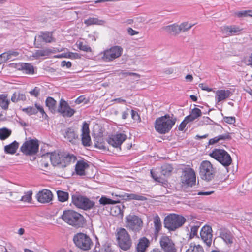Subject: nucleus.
Returning <instances> with one entry per match:
<instances>
[{"mask_svg": "<svg viewBox=\"0 0 252 252\" xmlns=\"http://www.w3.org/2000/svg\"><path fill=\"white\" fill-rule=\"evenodd\" d=\"M49 154L52 164L59 168H64L71 163L75 162L77 159L74 155L59 151H54Z\"/></svg>", "mask_w": 252, "mask_h": 252, "instance_id": "obj_1", "label": "nucleus"}, {"mask_svg": "<svg viewBox=\"0 0 252 252\" xmlns=\"http://www.w3.org/2000/svg\"><path fill=\"white\" fill-rule=\"evenodd\" d=\"M177 119L169 114L157 118L155 122V128L160 134H166L171 129Z\"/></svg>", "mask_w": 252, "mask_h": 252, "instance_id": "obj_2", "label": "nucleus"}, {"mask_svg": "<svg viewBox=\"0 0 252 252\" xmlns=\"http://www.w3.org/2000/svg\"><path fill=\"white\" fill-rule=\"evenodd\" d=\"M186 220V219L183 216L173 213L164 218L163 224L169 231H174L182 227Z\"/></svg>", "mask_w": 252, "mask_h": 252, "instance_id": "obj_3", "label": "nucleus"}, {"mask_svg": "<svg viewBox=\"0 0 252 252\" xmlns=\"http://www.w3.org/2000/svg\"><path fill=\"white\" fill-rule=\"evenodd\" d=\"M62 218L68 224L77 228L82 227L84 223V217L72 210L64 211Z\"/></svg>", "mask_w": 252, "mask_h": 252, "instance_id": "obj_4", "label": "nucleus"}, {"mask_svg": "<svg viewBox=\"0 0 252 252\" xmlns=\"http://www.w3.org/2000/svg\"><path fill=\"white\" fill-rule=\"evenodd\" d=\"M117 242L119 247L124 251L130 249L132 241L128 232L124 228H120L116 231Z\"/></svg>", "mask_w": 252, "mask_h": 252, "instance_id": "obj_5", "label": "nucleus"}, {"mask_svg": "<svg viewBox=\"0 0 252 252\" xmlns=\"http://www.w3.org/2000/svg\"><path fill=\"white\" fill-rule=\"evenodd\" d=\"M73 242L77 248L83 251L90 250L93 245V242L90 237L81 232L77 233L74 235Z\"/></svg>", "mask_w": 252, "mask_h": 252, "instance_id": "obj_6", "label": "nucleus"}, {"mask_svg": "<svg viewBox=\"0 0 252 252\" xmlns=\"http://www.w3.org/2000/svg\"><path fill=\"white\" fill-rule=\"evenodd\" d=\"M123 53V48L119 45L113 46L101 52L102 60L105 62H110L121 57Z\"/></svg>", "mask_w": 252, "mask_h": 252, "instance_id": "obj_7", "label": "nucleus"}, {"mask_svg": "<svg viewBox=\"0 0 252 252\" xmlns=\"http://www.w3.org/2000/svg\"><path fill=\"white\" fill-rule=\"evenodd\" d=\"M209 156L225 167L229 166L232 162L230 155L223 149H215L209 154Z\"/></svg>", "mask_w": 252, "mask_h": 252, "instance_id": "obj_8", "label": "nucleus"}, {"mask_svg": "<svg viewBox=\"0 0 252 252\" xmlns=\"http://www.w3.org/2000/svg\"><path fill=\"white\" fill-rule=\"evenodd\" d=\"M72 202L77 207L84 210H90L95 205L94 201H91L87 197L82 195H73L72 196Z\"/></svg>", "mask_w": 252, "mask_h": 252, "instance_id": "obj_9", "label": "nucleus"}, {"mask_svg": "<svg viewBox=\"0 0 252 252\" xmlns=\"http://www.w3.org/2000/svg\"><path fill=\"white\" fill-rule=\"evenodd\" d=\"M126 227L134 232H139L143 227V221L138 216L129 215L126 218Z\"/></svg>", "mask_w": 252, "mask_h": 252, "instance_id": "obj_10", "label": "nucleus"}, {"mask_svg": "<svg viewBox=\"0 0 252 252\" xmlns=\"http://www.w3.org/2000/svg\"><path fill=\"white\" fill-rule=\"evenodd\" d=\"M39 144L37 140L26 141L20 147V150L26 155H33L38 151Z\"/></svg>", "mask_w": 252, "mask_h": 252, "instance_id": "obj_11", "label": "nucleus"}, {"mask_svg": "<svg viewBox=\"0 0 252 252\" xmlns=\"http://www.w3.org/2000/svg\"><path fill=\"white\" fill-rule=\"evenodd\" d=\"M200 235L204 243L207 246H210L213 237L212 227L208 225H204L200 230Z\"/></svg>", "mask_w": 252, "mask_h": 252, "instance_id": "obj_12", "label": "nucleus"}, {"mask_svg": "<svg viewBox=\"0 0 252 252\" xmlns=\"http://www.w3.org/2000/svg\"><path fill=\"white\" fill-rule=\"evenodd\" d=\"M160 245L164 252H177L174 243L168 236L161 237L160 239Z\"/></svg>", "mask_w": 252, "mask_h": 252, "instance_id": "obj_13", "label": "nucleus"}, {"mask_svg": "<svg viewBox=\"0 0 252 252\" xmlns=\"http://www.w3.org/2000/svg\"><path fill=\"white\" fill-rule=\"evenodd\" d=\"M242 30L243 29L237 25L224 26L221 27V32L226 37L239 35Z\"/></svg>", "mask_w": 252, "mask_h": 252, "instance_id": "obj_14", "label": "nucleus"}, {"mask_svg": "<svg viewBox=\"0 0 252 252\" xmlns=\"http://www.w3.org/2000/svg\"><path fill=\"white\" fill-rule=\"evenodd\" d=\"M81 131V141L83 145L85 147L90 146L92 141L90 136L89 124L85 121L83 122Z\"/></svg>", "mask_w": 252, "mask_h": 252, "instance_id": "obj_15", "label": "nucleus"}, {"mask_svg": "<svg viewBox=\"0 0 252 252\" xmlns=\"http://www.w3.org/2000/svg\"><path fill=\"white\" fill-rule=\"evenodd\" d=\"M127 136L123 133H117L112 135L107 139V142L109 144L115 148L120 147L123 142L126 140Z\"/></svg>", "mask_w": 252, "mask_h": 252, "instance_id": "obj_16", "label": "nucleus"}, {"mask_svg": "<svg viewBox=\"0 0 252 252\" xmlns=\"http://www.w3.org/2000/svg\"><path fill=\"white\" fill-rule=\"evenodd\" d=\"M196 174H184L181 176V186L183 189L192 187L196 184Z\"/></svg>", "mask_w": 252, "mask_h": 252, "instance_id": "obj_17", "label": "nucleus"}, {"mask_svg": "<svg viewBox=\"0 0 252 252\" xmlns=\"http://www.w3.org/2000/svg\"><path fill=\"white\" fill-rule=\"evenodd\" d=\"M219 237L221 238L227 244L231 245L233 243V236L229 230L225 228L221 227L218 229Z\"/></svg>", "mask_w": 252, "mask_h": 252, "instance_id": "obj_18", "label": "nucleus"}, {"mask_svg": "<svg viewBox=\"0 0 252 252\" xmlns=\"http://www.w3.org/2000/svg\"><path fill=\"white\" fill-rule=\"evenodd\" d=\"M53 194L47 189H43L39 191L36 195L37 201L41 203H47L52 200Z\"/></svg>", "mask_w": 252, "mask_h": 252, "instance_id": "obj_19", "label": "nucleus"}, {"mask_svg": "<svg viewBox=\"0 0 252 252\" xmlns=\"http://www.w3.org/2000/svg\"><path fill=\"white\" fill-rule=\"evenodd\" d=\"M150 242L145 237L139 239L138 243L136 247L137 252H145L147 249L149 247Z\"/></svg>", "mask_w": 252, "mask_h": 252, "instance_id": "obj_20", "label": "nucleus"}, {"mask_svg": "<svg viewBox=\"0 0 252 252\" xmlns=\"http://www.w3.org/2000/svg\"><path fill=\"white\" fill-rule=\"evenodd\" d=\"M232 94V93L229 90H217L216 92V101L219 103L229 97Z\"/></svg>", "mask_w": 252, "mask_h": 252, "instance_id": "obj_21", "label": "nucleus"}, {"mask_svg": "<svg viewBox=\"0 0 252 252\" xmlns=\"http://www.w3.org/2000/svg\"><path fill=\"white\" fill-rule=\"evenodd\" d=\"M17 67L26 74H33L34 73L33 65L30 63H20L18 64Z\"/></svg>", "mask_w": 252, "mask_h": 252, "instance_id": "obj_22", "label": "nucleus"}, {"mask_svg": "<svg viewBox=\"0 0 252 252\" xmlns=\"http://www.w3.org/2000/svg\"><path fill=\"white\" fill-rule=\"evenodd\" d=\"M38 39L42 40L46 43H51L55 41V39L52 36V33L49 32H41L40 34L35 38V41Z\"/></svg>", "mask_w": 252, "mask_h": 252, "instance_id": "obj_23", "label": "nucleus"}, {"mask_svg": "<svg viewBox=\"0 0 252 252\" xmlns=\"http://www.w3.org/2000/svg\"><path fill=\"white\" fill-rule=\"evenodd\" d=\"M214 169L210 162L205 160L201 162L200 166V173H213Z\"/></svg>", "mask_w": 252, "mask_h": 252, "instance_id": "obj_24", "label": "nucleus"}, {"mask_svg": "<svg viewBox=\"0 0 252 252\" xmlns=\"http://www.w3.org/2000/svg\"><path fill=\"white\" fill-rule=\"evenodd\" d=\"M89 167L87 161L81 160L77 161L75 167L76 173H84L85 170Z\"/></svg>", "mask_w": 252, "mask_h": 252, "instance_id": "obj_25", "label": "nucleus"}, {"mask_svg": "<svg viewBox=\"0 0 252 252\" xmlns=\"http://www.w3.org/2000/svg\"><path fill=\"white\" fill-rule=\"evenodd\" d=\"M150 175L155 181L158 182L165 187L167 186L168 181L166 174H161V176H158V174H150Z\"/></svg>", "mask_w": 252, "mask_h": 252, "instance_id": "obj_26", "label": "nucleus"}, {"mask_svg": "<svg viewBox=\"0 0 252 252\" xmlns=\"http://www.w3.org/2000/svg\"><path fill=\"white\" fill-rule=\"evenodd\" d=\"M46 106L48 108L49 111L52 113H55L57 111L56 107V101L51 97H48L45 101Z\"/></svg>", "mask_w": 252, "mask_h": 252, "instance_id": "obj_27", "label": "nucleus"}, {"mask_svg": "<svg viewBox=\"0 0 252 252\" xmlns=\"http://www.w3.org/2000/svg\"><path fill=\"white\" fill-rule=\"evenodd\" d=\"M162 29L172 35H177L179 34L178 30V25L176 24H173L168 26H164L162 28Z\"/></svg>", "mask_w": 252, "mask_h": 252, "instance_id": "obj_28", "label": "nucleus"}, {"mask_svg": "<svg viewBox=\"0 0 252 252\" xmlns=\"http://www.w3.org/2000/svg\"><path fill=\"white\" fill-rule=\"evenodd\" d=\"M84 23L87 26L92 25H103L105 23V21L102 19H99L96 17H90L84 21Z\"/></svg>", "mask_w": 252, "mask_h": 252, "instance_id": "obj_29", "label": "nucleus"}, {"mask_svg": "<svg viewBox=\"0 0 252 252\" xmlns=\"http://www.w3.org/2000/svg\"><path fill=\"white\" fill-rule=\"evenodd\" d=\"M19 146V143L14 141L11 144L4 146V152L7 154H13L16 153Z\"/></svg>", "mask_w": 252, "mask_h": 252, "instance_id": "obj_30", "label": "nucleus"}, {"mask_svg": "<svg viewBox=\"0 0 252 252\" xmlns=\"http://www.w3.org/2000/svg\"><path fill=\"white\" fill-rule=\"evenodd\" d=\"M64 136L65 138H67L71 143H73V141L78 137L74 129L72 128H67L64 134Z\"/></svg>", "mask_w": 252, "mask_h": 252, "instance_id": "obj_31", "label": "nucleus"}, {"mask_svg": "<svg viewBox=\"0 0 252 252\" xmlns=\"http://www.w3.org/2000/svg\"><path fill=\"white\" fill-rule=\"evenodd\" d=\"M123 197H126V199L128 200H136L139 201H146L147 198L143 196L138 195L134 193H125L123 195Z\"/></svg>", "mask_w": 252, "mask_h": 252, "instance_id": "obj_32", "label": "nucleus"}, {"mask_svg": "<svg viewBox=\"0 0 252 252\" xmlns=\"http://www.w3.org/2000/svg\"><path fill=\"white\" fill-rule=\"evenodd\" d=\"M100 204L103 206L106 205H114L120 202V200H115L108 198L106 196H102L99 200Z\"/></svg>", "mask_w": 252, "mask_h": 252, "instance_id": "obj_33", "label": "nucleus"}, {"mask_svg": "<svg viewBox=\"0 0 252 252\" xmlns=\"http://www.w3.org/2000/svg\"><path fill=\"white\" fill-rule=\"evenodd\" d=\"M10 100L8 99L6 95L0 94V107L3 110H6L8 109Z\"/></svg>", "mask_w": 252, "mask_h": 252, "instance_id": "obj_34", "label": "nucleus"}, {"mask_svg": "<svg viewBox=\"0 0 252 252\" xmlns=\"http://www.w3.org/2000/svg\"><path fill=\"white\" fill-rule=\"evenodd\" d=\"M26 99L25 94L20 93L19 92H16L13 94L11 100L13 102L16 103L19 101H24Z\"/></svg>", "mask_w": 252, "mask_h": 252, "instance_id": "obj_35", "label": "nucleus"}, {"mask_svg": "<svg viewBox=\"0 0 252 252\" xmlns=\"http://www.w3.org/2000/svg\"><path fill=\"white\" fill-rule=\"evenodd\" d=\"M186 252H204L203 247L200 245L191 243Z\"/></svg>", "mask_w": 252, "mask_h": 252, "instance_id": "obj_36", "label": "nucleus"}, {"mask_svg": "<svg viewBox=\"0 0 252 252\" xmlns=\"http://www.w3.org/2000/svg\"><path fill=\"white\" fill-rule=\"evenodd\" d=\"M155 234H158L161 229V223L160 217L157 215L154 217Z\"/></svg>", "mask_w": 252, "mask_h": 252, "instance_id": "obj_37", "label": "nucleus"}, {"mask_svg": "<svg viewBox=\"0 0 252 252\" xmlns=\"http://www.w3.org/2000/svg\"><path fill=\"white\" fill-rule=\"evenodd\" d=\"M194 25V24H189L188 22L182 23L180 25H178L179 33L185 32L188 31Z\"/></svg>", "mask_w": 252, "mask_h": 252, "instance_id": "obj_38", "label": "nucleus"}, {"mask_svg": "<svg viewBox=\"0 0 252 252\" xmlns=\"http://www.w3.org/2000/svg\"><path fill=\"white\" fill-rule=\"evenodd\" d=\"M51 51L49 49L37 50L33 53L32 56L35 58H39L41 57L46 56L49 55Z\"/></svg>", "mask_w": 252, "mask_h": 252, "instance_id": "obj_39", "label": "nucleus"}, {"mask_svg": "<svg viewBox=\"0 0 252 252\" xmlns=\"http://www.w3.org/2000/svg\"><path fill=\"white\" fill-rule=\"evenodd\" d=\"M230 138V136L228 134L220 135L218 136L215 137L213 138L210 139L209 141V145H212L216 143L218 141L221 140L228 139Z\"/></svg>", "mask_w": 252, "mask_h": 252, "instance_id": "obj_40", "label": "nucleus"}, {"mask_svg": "<svg viewBox=\"0 0 252 252\" xmlns=\"http://www.w3.org/2000/svg\"><path fill=\"white\" fill-rule=\"evenodd\" d=\"M57 194L58 200L61 202L67 201L69 198L68 193L62 190H58Z\"/></svg>", "mask_w": 252, "mask_h": 252, "instance_id": "obj_41", "label": "nucleus"}, {"mask_svg": "<svg viewBox=\"0 0 252 252\" xmlns=\"http://www.w3.org/2000/svg\"><path fill=\"white\" fill-rule=\"evenodd\" d=\"M69 104L68 103L63 99H61L60 101L59 106L57 108V112L63 115V111H66L67 109Z\"/></svg>", "mask_w": 252, "mask_h": 252, "instance_id": "obj_42", "label": "nucleus"}, {"mask_svg": "<svg viewBox=\"0 0 252 252\" xmlns=\"http://www.w3.org/2000/svg\"><path fill=\"white\" fill-rule=\"evenodd\" d=\"M69 104L68 103L63 99H61L60 101L59 106L57 108V112L63 115V111H66L67 109Z\"/></svg>", "mask_w": 252, "mask_h": 252, "instance_id": "obj_43", "label": "nucleus"}, {"mask_svg": "<svg viewBox=\"0 0 252 252\" xmlns=\"http://www.w3.org/2000/svg\"><path fill=\"white\" fill-rule=\"evenodd\" d=\"M11 134V130L6 127L0 128V139L4 140Z\"/></svg>", "mask_w": 252, "mask_h": 252, "instance_id": "obj_44", "label": "nucleus"}, {"mask_svg": "<svg viewBox=\"0 0 252 252\" xmlns=\"http://www.w3.org/2000/svg\"><path fill=\"white\" fill-rule=\"evenodd\" d=\"M252 11L251 10H243L240 11H237L235 13L236 16L239 18L246 17L247 16H250L252 15Z\"/></svg>", "mask_w": 252, "mask_h": 252, "instance_id": "obj_45", "label": "nucleus"}, {"mask_svg": "<svg viewBox=\"0 0 252 252\" xmlns=\"http://www.w3.org/2000/svg\"><path fill=\"white\" fill-rule=\"evenodd\" d=\"M75 112V110L71 108L69 105L66 111H63L62 116L64 117H71L74 114Z\"/></svg>", "mask_w": 252, "mask_h": 252, "instance_id": "obj_46", "label": "nucleus"}, {"mask_svg": "<svg viewBox=\"0 0 252 252\" xmlns=\"http://www.w3.org/2000/svg\"><path fill=\"white\" fill-rule=\"evenodd\" d=\"M23 111L28 114L29 115H35L37 113L36 107H28L22 109Z\"/></svg>", "mask_w": 252, "mask_h": 252, "instance_id": "obj_47", "label": "nucleus"}, {"mask_svg": "<svg viewBox=\"0 0 252 252\" xmlns=\"http://www.w3.org/2000/svg\"><path fill=\"white\" fill-rule=\"evenodd\" d=\"M78 47L81 50L86 52H89L92 51L91 48L87 44L83 43L82 42H80L78 44Z\"/></svg>", "mask_w": 252, "mask_h": 252, "instance_id": "obj_48", "label": "nucleus"}, {"mask_svg": "<svg viewBox=\"0 0 252 252\" xmlns=\"http://www.w3.org/2000/svg\"><path fill=\"white\" fill-rule=\"evenodd\" d=\"M7 56L8 57L7 59L10 60L11 61L14 60L19 55V52L15 51H8L6 52Z\"/></svg>", "mask_w": 252, "mask_h": 252, "instance_id": "obj_49", "label": "nucleus"}, {"mask_svg": "<svg viewBox=\"0 0 252 252\" xmlns=\"http://www.w3.org/2000/svg\"><path fill=\"white\" fill-rule=\"evenodd\" d=\"M32 191H28L21 197V200L25 202H30L32 199Z\"/></svg>", "mask_w": 252, "mask_h": 252, "instance_id": "obj_50", "label": "nucleus"}, {"mask_svg": "<svg viewBox=\"0 0 252 252\" xmlns=\"http://www.w3.org/2000/svg\"><path fill=\"white\" fill-rule=\"evenodd\" d=\"M173 168L170 164H165L161 166L162 173H170Z\"/></svg>", "mask_w": 252, "mask_h": 252, "instance_id": "obj_51", "label": "nucleus"}, {"mask_svg": "<svg viewBox=\"0 0 252 252\" xmlns=\"http://www.w3.org/2000/svg\"><path fill=\"white\" fill-rule=\"evenodd\" d=\"M190 114L193 116L195 119H196L197 118L201 116L202 112L199 109L194 108L193 109H192Z\"/></svg>", "mask_w": 252, "mask_h": 252, "instance_id": "obj_52", "label": "nucleus"}, {"mask_svg": "<svg viewBox=\"0 0 252 252\" xmlns=\"http://www.w3.org/2000/svg\"><path fill=\"white\" fill-rule=\"evenodd\" d=\"M102 140L100 138L99 140L97 141L95 143V146L100 149L106 150L107 147L105 146V143L102 141Z\"/></svg>", "mask_w": 252, "mask_h": 252, "instance_id": "obj_53", "label": "nucleus"}, {"mask_svg": "<svg viewBox=\"0 0 252 252\" xmlns=\"http://www.w3.org/2000/svg\"><path fill=\"white\" fill-rule=\"evenodd\" d=\"M199 227V226H193L191 227L189 236L190 239H192L194 236H197Z\"/></svg>", "mask_w": 252, "mask_h": 252, "instance_id": "obj_54", "label": "nucleus"}, {"mask_svg": "<svg viewBox=\"0 0 252 252\" xmlns=\"http://www.w3.org/2000/svg\"><path fill=\"white\" fill-rule=\"evenodd\" d=\"M35 106L37 108V112L39 111L40 112L43 118L46 119L48 117V116L44 111V110L42 106H41L40 105H38L37 103L35 104Z\"/></svg>", "mask_w": 252, "mask_h": 252, "instance_id": "obj_55", "label": "nucleus"}, {"mask_svg": "<svg viewBox=\"0 0 252 252\" xmlns=\"http://www.w3.org/2000/svg\"><path fill=\"white\" fill-rule=\"evenodd\" d=\"M183 173H195L194 170L189 165H183L181 168Z\"/></svg>", "mask_w": 252, "mask_h": 252, "instance_id": "obj_56", "label": "nucleus"}, {"mask_svg": "<svg viewBox=\"0 0 252 252\" xmlns=\"http://www.w3.org/2000/svg\"><path fill=\"white\" fill-rule=\"evenodd\" d=\"M58 57H68L71 59H77L80 58V55L77 53H69L67 56H63V54L61 55L58 56Z\"/></svg>", "mask_w": 252, "mask_h": 252, "instance_id": "obj_57", "label": "nucleus"}, {"mask_svg": "<svg viewBox=\"0 0 252 252\" xmlns=\"http://www.w3.org/2000/svg\"><path fill=\"white\" fill-rule=\"evenodd\" d=\"M40 88L38 87H35L33 90L30 91L29 93L32 96H34L35 97H38L40 94Z\"/></svg>", "mask_w": 252, "mask_h": 252, "instance_id": "obj_58", "label": "nucleus"}, {"mask_svg": "<svg viewBox=\"0 0 252 252\" xmlns=\"http://www.w3.org/2000/svg\"><path fill=\"white\" fill-rule=\"evenodd\" d=\"M215 174H201V179L206 182L211 181L213 178Z\"/></svg>", "mask_w": 252, "mask_h": 252, "instance_id": "obj_59", "label": "nucleus"}, {"mask_svg": "<svg viewBox=\"0 0 252 252\" xmlns=\"http://www.w3.org/2000/svg\"><path fill=\"white\" fill-rule=\"evenodd\" d=\"M223 120L228 124H233L235 122V118L234 117H225L223 118Z\"/></svg>", "mask_w": 252, "mask_h": 252, "instance_id": "obj_60", "label": "nucleus"}, {"mask_svg": "<svg viewBox=\"0 0 252 252\" xmlns=\"http://www.w3.org/2000/svg\"><path fill=\"white\" fill-rule=\"evenodd\" d=\"M127 31L128 33L130 35H131V36H133V35H136V34H138L139 33L138 32H137V31H136L135 30H133L132 28H131L130 27H129L127 29Z\"/></svg>", "mask_w": 252, "mask_h": 252, "instance_id": "obj_61", "label": "nucleus"}, {"mask_svg": "<svg viewBox=\"0 0 252 252\" xmlns=\"http://www.w3.org/2000/svg\"><path fill=\"white\" fill-rule=\"evenodd\" d=\"M61 65L62 67L66 66L67 68H69L71 66V63L69 61H63L61 62Z\"/></svg>", "mask_w": 252, "mask_h": 252, "instance_id": "obj_62", "label": "nucleus"}, {"mask_svg": "<svg viewBox=\"0 0 252 252\" xmlns=\"http://www.w3.org/2000/svg\"><path fill=\"white\" fill-rule=\"evenodd\" d=\"M131 117L134 120H138L140 119V116L138 113L133 110H131Z\"/></svg>", "mask_w": 252, "mask_h": 252, "instance_id": "obj_63", "label": "nucleus"}, {"mask_svg": "<svg viewBox=\"0 0 252 252\" xmlns=\"http://www.w3.org/2000/svg\"><path fill=\"white\" fill-rule=\"evenodd\" d=\"M188 124L187 122L184 119L180 124L178 127V129L180 131H183L185 128L186 125Z\"/></svg>", "mask_w": 252, "mask_h": 252, "instance_id": "obj_64", "label": "nucleus"}]
</instances>
